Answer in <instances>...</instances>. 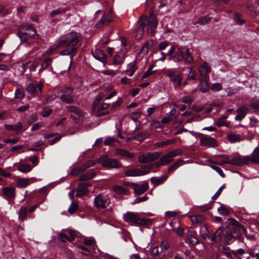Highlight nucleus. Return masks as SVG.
Returning <instances> with one entry per match:
<instances>
[{
    "instance_id": "f257e3e1",
    "label": "nucleus",
    "mask_w": 259,
    "mask_h": 259,
    "mask_svg": "<svg viewBox=\"0 0 259 259\" xmlns=\"http://www.w3.org/2000/svg\"><path fill=\"white\" fill-rule=\"evenodd\" d=\"M138 23L140 26L137 30L136 37L137 39H140L144 30H146L149 34L154 32L157 27L158 21L153 13L151 12L149 17L142 16Z\"/></svg>"
},
{
    "instance_id": "f03ea898",
    "label": "nucleus",
    "mask_w": 259,
    "mask_h": 259,
    "mask_svg": "<svg viewBox=\"0 0 259 259\" xmlns=\"http://www.w3.org/2000/svg\"><path fill=\"white\" fill-rule=\"evenodd\" d=\"M167 55L168 60H172L176 63L181 62L182 60H184L188 64H191L194 62V58L189 49L185 47H178L176 50L175 47H171Z\"/></svg>"
},
{
    "instance_id": "7ed1b4c3",
    "label": "nucleus",
    "mask_w": 259,
    "mask_h": 259,
    "mask_svg": "<svg viewBox=\"0 0 259 259\" xmlns=\"http://www.w3.org/2000/svg\"><path fill=\"white\" fill-rule=\"evenodd\" d=\"M122 219L123 221L132 226L146 225L150 223V221L146 218H141L137 212L128 211L124 213Z\"/></svg>"
},
{
    "instance_id": "20e7f679",
    "label": "nucleus",
    "mask_w": 259,
    "mask_h": 259,
    "mask_svg": "<svg viewBox=\"0 0 259 259\" xmlns=\"http://www.w3.org/2000/svg\"><path fill=\"white\" fill-rule=\"evenodd\" d=\"M80 37L79 33L76 32H72L66 34L64 38L58 44V47L75 48Z\"/></svg>"
},
{
    "instance_id": "39448f33",
    "label": "nucleus",
    "mask_w": 259,
    "mask_h": 259,
    "mask_svg": "<svg viewBox=\"0 0 259 259\" xmlns=\"http://www.w3.org/2000/svg\"><path fill=\"white\" fill-rule=\"evenodd\" d=\"M164 74L169 79L175 88L181 85L183 80V74L180 71L170 68L165 70Z\"/></svg>"
},
{
    "instance_id": "423d86ee",
    "label": "nucleus",
    "mask_w": 259,
    "mask_h": 259,
    "mask_svg": "<svg viewBox=\"0 0 259 259\" xmlns=\"http://www.w3.org/2000/svg\"><path fill=\"white\" fill-rule=\"evenodd\" d=\"M180 149H175L161 156L160 159L155 163L157 166L166 165L174 160V158L182 154Z\"/></svg>"
},
{
    "instance_id": "0eeeda50",
    "label": "nucleus",
    "mask_w": 259,
    "mask_h": 259,
    "mask_svg": "<svg viewBox=\"0 0 259 259\" xmlns=\"http://www.w3.org/2000/svg\"><path fill=\"white\" fill-rule=\"evenodd\" d=\"M117 94V91L113 89V86L107 85L104 87V91L99 93L96 97V99L98 101L101 100L103 98L106 100H109Z\"/></svg>"
},
{
    "instance_id": "6e6552de",
    "label": "nucleus",
    "mask_w": 259,
    "mask_h": 259,
    "mask_svg": "<svg viewBox=\"0 0 259 259\" xmlns=\"http://www.w3.org/2000/svg\"><path fill=\"white\" fill-rule=\"evenodd\" d=\"M59 239L64 242L66 241L71 242L73 241L77 236L75 231L68 229L62 230L59 233Z\"/></svg>"
},
{
    "instance_id": "1a4fd4ad",
    "label": "nucleus",
    "mask_w": 259,
    "mask_h": 259,
    "mask_svg": "<svg viewBox=\"0 0 259 259\" xmlns=\"http://www.w3.org/2000/svg\"><path fill=\"white\" fill-rule=\"evenodd\" d=\"M73 89L72 88L66 87L61 90L60 92V97L61 101L67 104L73 103L74 99L72 96Z\"/></svg>"
},
{
    "instance_id": "9d476101",
    "label": "nucleus",
    "mask_w": 259,
    "mask_h": 259,
    "mask_svg": "<svg viewBox=\"0 0 259 259\" xmlns=\"http://www.w3.org/2000/svg\"><path fill=\"white\" fill-rule=\"evenodd\" d=\"M110 203V198L107 195L99 194L94 199L95 206L99 208H105Z\"/></svg>"
},
{
    "instance_id": "9b49d317",
    "label": "nucleus",
    "mask_w": 259,
    "mask_h": 259,
    "mask_svg": "<svg viewBox=\"0 0 259 259\" xmlns=\"http://www.w3.org/2000/svg\"><path fill=\"white\" fill-rule=\"evenodd\" d=\"M162 155V152H154L152 153H146L139 157V161L141 163H146L151 162L157 159Z\"/></svg>"
},
{
    "instance_id": "f8f14e48",
    "label": "nucleus",
    "mask_w": 259,
    "mask_h": 259,
    "mask_svg": "<svg viewBox=\"0 0 259 259\" xmlns=\"http://www.w3.org/2000/svg\"><path fill=\"white\" fill-rule=\"evenodd\" d=\"M239 223L234 219H228L227 222L226 233L229 235H233L234 234H238Z\"/></svg>"
},
{
    "instance_id": "ddd939ff",
    "label": "nucleus",
    "mask_w": 259,
    "mask_h": 259,
    "mask_svg": "<svg viewBox=\"0 0 259 259\" xmlns=\"http://www.w3.org/2000/svg\"><path fill=\"white\" fill-rule=\"evenodd\" d=\"M0 193L7 200L14 199L16 195L15 189L12 186L4 187L0 189Z\"/></svg>"
},
{
    "instance_id": "4468645a",
    "label": "nucleus",
    "mask_w": 259,
    "mask_h": 259,
    "mask_svg": "<svg viewBox=\"0 0 259 259\" xmlns=\"http://www.w3.org/2000/svg\"><path fill=\"white\" fill-rule=\"evenodd\" d=\"M250 162L249 156L234 157L229 161V163L236 165L247 164Z\"/></svg>"
},
{
    "instance_id": "2eb2a0df",
    "label": "nucleus",
    "mask_w": 259,
    "mask_h": 259,
    "mask_svg": "<svg viewBox=\"0 0 259 259\" xmlns=\"http://www.w3.org/2000/svg\"><path fill=\"white\" fill-rule=\"evenodd\" d=\"M102 165L105 167L117 168L121 167V164L117 159L109 158L102 162Z\"/></svg>"
},
{
    "instance_id": "dca6fc26",
    "label": "nucleus",
    "mask_w": 259,
    "mask_h": 259,
    "mask_svg": "<svg viewBox=\"0 0 259 259\" xmlns=\"http://www.w3.org/2000/svg\"><path fill=\"white\" fill-rule=\"evenodd\" d=\"M200 144L201 146L207 147H215L218 145L213 138L208 136L201 138L200 139Z\"/></svg>"
},
{
    "instance_id": "f3484780",
    "label": "nucleus",
    "mask_w": 259,
    "mask_h": 259,
    "mask_svg": "<svg viewBox=\"0 0 259 259\" xmlns=\"http://www.w3.org/2000/svg\"><path fill=\"white\" fill-rule=\"evenodd\" d=\"M170 226L172 230L179 236H183L184 230L178 219H174L170 222Z\"/></svg>"
},
{
    "instance_id": "a211bd4d",
    "label": "nucleus",
    "mask_w": 259,
    "mask_h": 259,
    "mask_svg": "<svg viewBox=\"0 0 259 259\" xmlns=\"http://www.w3.org/2000/svg\"><path fill=\"white\" fill-rule=\"evenodd\" d=\"M42 87L43 83L41 82L38 83L31 82L27 84L26 89L30 94L32 95L37 93V88L38 90L41 92Z\"/></svg>"
},
{
    "instance_id": "6ab92c4d",
    "label": "nucleus",
    "mask_w": 259,
    "mask_h": 259,
    "mask_svg": "<svg viewBox=\"0 0 259 259\" xmlns=\"http://www.w3.org/2000/svg\"><path fill=\"white\" fill-rule=\"evenodd\" d=\"M113 20L112 14L111 12L105 14L102 17L101 20L96 24L97 28H101L104 25H107Z\"/></svg>"
},
{
    "instance_id": "aec40b11",
    "label": "nucleus",
    "mask_w": 259,
    "mask_h": 259,
    "mask_svg": "<svg viewBox=\"0 0 259 259\" xmlns=\"http://www.w3.org/2000/svg\"><path fill=\"white\" fill-rule=\"evenodd\" d=\"M23 34L33 37L35 39L38 38V35L36 34V30L32 25H28L24 32H19L18 34L21 39H22V35Z\"/></svg>"
},
{
    "instance_id": "412c9836",
    "label": "nucleus",
    "mask_w": 259,
    "mask_h": 259,
    "mask_svg": "<svg viewBox=\"0 0 259 259\" xmlns=\"http://www.w3.org/2000/svg\"><path fill=\"white\" fill-rule=\"evenodd\" d=\"M36 181H37V179L34 178L26 179L18 178L17 181V186L19 188H25L33 182Z\"/></svg>"
},
{
    "instance_id": "4be33fe9",
    "label": "nucleus",
    "mask_w": 259,
    "mask_h": 259,
    "mask_svg": "<svg viewBox=\"0 0 259 259\" xmlns=\"http://www.w3.org/2000/svg\"><path fill=\"white\" fill-rule=\"evenodd\" d=\"M91 186V183H82L78 184V189L76 191V196L80 197L88 193V188Z\"/></svg>"
},
{
    "instance_id": "5701e85b",
    "label": "nucleus",
    "mask_w": 259,
    "mask_h": 259,
    "mask_svg": "<svg viewBox=\"0 0 259 259\" xmlns=\"http://www.w3.org/2000/svg\"><path fill=\"white\" fill-rule=\"evenodd\" d=\"M133 185L134 192L138 195L142 194L148 188V184L147 182H144L141 184H133Z\"/></svg>"
},
{
    "instance_id": "b1692460",
    "label": "nucleus",
    "mask_w": 259,
    "mask_h": 259,
    "mask_svg": "<svg viewBox=\"0 0 259 259\" xmlns=\"http://www.w3.org/2000/svg\"><path fill=\"white\" fill-rule=\"evenodd\" d=\"M176 113V110L172 109L169 113H167L160 121L153 120V123H157L159 124L167 123L172 121L175 118Z\"/></svg>"
},
{
    "instance_id": "393cba45",
    "label": "nucleus",
    "mask_w": 259,
    "mask_h": 259,
    "mask_svg": "<svg viewBox=\"0 0 259 259\" xmlns=\"http://www.w3.org/2000/svg\"><path fill=\"white\" fill-rule=\"evenodd\" d=\"M94 57L103 63L104 66H105L107 64V56L104 52L100 49L96 50L95 52L93 53Z\"/></svg>"
},
{
    "instance_id": "a878e982",
    "label": "nucleus",
    "mask_w": 259,
    "mask_h": 259,
    "mask_svg": "<svg viewBox=\"0 0 259 259\" xmlns=\"http://www.w3.org/2000/svg\"><path fill=\"white\" fill-rule=\"evenodd\" d=\"M211 71V67L207 63H203L200 66L199 71L202 78H206L207 74Z\"/></svg>"
},
{
    "instance_id": "bb28decb",
    "label": "nucleus",
    "mask_w": 259,
    "mask_h": 259,
    "mask_svg": "<svg viewBox=\"0 0 259 259\" xmlns=\"http://www.w3.org/2000/svg\"><path fill=\"white\" fill-rule=\"evenodd\" d=\"M137 68L136 66V61L135 60L127 64L125 72L128 76H132L137 69Z\"/></svg>"
},
{
    "instance_id": "cd10ccee",
    "label": "nucleus",
    "mask_w": 259,
    "mask_h": 259,
    "mask_svg": "<svg viewBox=\"0 0 259 259\" xmlns=\"http://www.w3.org/2000/svg\"><path fill=\"white\" fill-rule=\"evenodd\" d=\"M76 51H77L76 48H72L70 49V50H64L60 53V54L62 55H70L71 56H70L71 61L70 62V65L68 67V70H69L71 69L72 64V57L76 55Z\"/></svg>"
},
{
    "instance_id": "c85d7f7f",
    "label": "nucleus",
    "mask_w": 259,
    "mask_h": 259,
    "mask_svg": "<svg viewBox=\"0 0 259 259\" xmlns=\"http://www.w3.org/2000/svg\"><path fill=\"white\" fill-rule=\"evenodd\" d=\"M228 140L231 143L238 142L243 140V138L239 134L231 133L227 135Z\"/></svg>"
},
{
    "instance_id": "c756f323",
    "label": "nucleus",
    "mask_w": 259,
    "mask_h": 259,
    "mask_svg": "<svg viewBox=\"0 0 259 259\" xmlns=\"http://www.w3.org/2000/svg\"><path fill=\"white\" fill-rule=\"evenodd\" d=\"M249 158L251 162L259 164V146L254 149Z\"/></svg>"
},
{
    "instance_id": "7c9ffc66",
    "label": "nucleus",
    "mask_w": 259,
    "mask_h": 259,
    "mask_svg": "<svg viewBox=\"0 0 259 259\" xmlns=\"http://www.w3.org/2000/svg\"><path fill=\"white\" fill-rule=\"evenodd\" d=\"M237 115L235 117L236 120L241 121L245 116L247 113V108L241 107L237 110Z\"/></svg>"
},
{
    "instance_id": "2f4dec72",
    "label": "nucleus",
    "mask_w": 259,
    "mask_h": 259,
    "mask_svg": "<svg viewBox=\"0 0 259 259\" xmlns=\"http://www.w3.org/2000/svg\"><path fill=\"white\" fill-rule=\"evenodd\" d=\"M190 220L193 224H200L205 222V218L203 215L196 214L191 215Z\"/></svg>"
},
{
    "instance_id": "473e14b6",
    "label": "nucleus",
    "mask_w": 259,
    "mask_h": 259,
    "mask_svg": "<svg viewBox=\"0 0 259 259\" xmlns=\"http://www.w3.org/2000/svg\"><path fill=\"white\" fill-rule=\"evenodd\" d=\"M153 46V40L151 39L148 40L141 49L140 53L144 55L147 54L149 52V50L152 48Z\"/></svg>"
},
{
    "instance_id": "72a5a7b5",
    "label": "nucleus",
    "mask_w": 259,
    "mask_h": 259,
    "mask_svg": "<svg viewBox=\"0 0 259 259\" xmlns=\"http://www.w3.org/2000/svg\"><path fill=\"white\" fill-rule=\"evenodd\" d=\"M223 230L222 228H220L215 232V234L211 237V240L217 243H220L222 241Z\"/></svg>"
},
{
    "instance_id": "f704fd0d",
    "label": "nucleus",
    "mask_w": 259,
    "mask_h": 259,
    "mask_svg": "<svg viewBox=\"0 0 259 259\" xmlns=\"http://www.w3.org/2000/svg\"><path fill=\"white\" fill-rule=\"evenodd\" d=\"M227 118V116L223 115L219 118L218 120L215 122V124L218 126H228L230 124V122L226 120Z\"/></svg>"
},
{
    "instance_id": "c9c22d12",
    "label": "nucleus",
    "mask_w": 259,
    "mask_h": 259,
    "mask_svg": "<svg viewBox=\"0 0 259 259\" xmlns=\"http://www.w3.org/2000/svg\"><path fill=\"white\" fill-rule=\"evenodd\" d=\"M96 173L93 171H89L87 173L81 175L79 177V181H86L92 179L96 176Z\"/></svg>"
},
{
    "instance_id": "e433bc0d",
    "label": "nucleus",
    "mask_w": 259,
    "mask_h": 259,
    "mask_svg": "<svg viewBox=\"0 0 259 259\" xmlns=\"http://www.w3.org/2000/svg\"><path fill=\"white\" fill-rule=\"evenodd\" d=\"M209 89V84L206 78H202L200 80L199 90L202 92H206Z\"/></svg>"
},
{
    "instance_id": "4c0bfd02",
    "label": "nucleus",
    "mask_w": 259,
    "mask_h": 259,
    "mask_svg": "<svg viewBox=\"0 0 259 259\" xmlns=\"http://www.w3.org/2000/svg\"><path fill=\"white\" fill-rule=\"evenodd\" d=\"M183 160L182 159H178L172 164L169 166L167 168L168 172H171L177 169L179 166L183 165Z\"/></svg>"
},
{
    "instance_id": "58836bf2",
    "label": "nucleus",
    "mask_w": 259,
    "mask_h": 259,
    "mask_svg": "<svg viewBox=\"0 0 259 259\" xmlns=\"http://www.w3.org/2000/svg\"><path fill=\"white\" fill-rule=\"evenodd\" d=\"M27 208L26 206H22L19 210V219L21 221H23L26 219Z\"/></svg>"
},
{
    "instance_id": "ea45409f",
    "label": "nucleus",
    "mask_w": 259,
    "mask_h": 259,
    "mask_svg": "<svg viewBox=\"0 0 259 259\" xmlns=\"http://www.w3.org/2000/svg\"><path fill=\"white\" fill-rule=\"evenodd\" d=\"M115 153L117 155H120L129 158H132L134 156V154L133 153H130L126 150L121 149H116L115 151Z\"/></svg>"
},
{
    "instance_id": "a19ab883",
    "label": "nucleus",
    "mask_w": 259,
    "mask_h": 259,
    "mask_svg": "<svg viewBox=\"0 0 259 259\" xmlns=\"http://www.w3.org/2000/svg\"><path fill=\"white\" fill-rule=\"evenodd\" d=\"M142 174L140 173L139 169H129L125 171V175L126 177L141 176Z\"/></svg>"
},
{
    "instance_id": "79ce46f5",
    "label": "nucleus",
    "mask_w": 259,
    "mask_h": 259,
    "mask_svg": "<svg viewBox=\"0 0 259 259\" xmlns=\"http://www.w3.org/2000/svg\"><path fill=\"white\" fill-rule=\"evenodd\" d=\"M17 168L20 171L26 173L31 171L32 167L30 164H22L19 163L18 165Z\"/></svg>"
},
{
    "instance_id": "37998d69",
    "label": "nucleus",
    "mask_w": 259,
    "mask_h": 259,
    "mask_svg": "<svg viewBox=\"0 0 259 259\" xmlns=\"http://www.w3.org/2000/svg\"><path fill=\"white\" fill-rule=\"evenodd\" d=\"M52 62L51 58L45 59L41 64V67L38 71V74H40L44 70L47 69Z\"/></svg>"
},
{
    "instance_id": "c03bdc74",
    "label": "nucleus",
    "mask_w": 259,
    "mask_h": 259,
    "mask_svg": "<svg viewBox=\"0 0 259 259\" xmlns=\"http://www.w3.org/2000/svg\"><path fill=\"white\" fill-rule=\"evenodd\" d=\"M67 109L70 112H74L79 116H83V112L78 108L73 106H68Z\"/></svg>"
},
{
    "instance_id": "a18cd8bd",
    "label": "nucleus",
    "mask_w": 259,
    "mask_h": 259,
    "mask_svg": "<svg viewBox=\"0 0 259 259\" xmlns=\"http://www.w3.org/2000/svg\"><path fill=\"white\" fill-rule=\"evenodd\" d=\"M113 191L117 194H126V190L121 186H115L113 187Z\"/></svg>"
},
{
    "instance_id": "49530a36",
    "label": "nucleus",
    "mask_w": 259,
    "mask_h": 259,
    "mask_svg": "<svg viewBox=\"0 0 259 259\" xmlns=\"http://www.w3.org/2000/svg\"><path fill=\"white\" fill-rule=\"evenodd\" d=\"M152 168V165L143 166L139 169L140 172L142 174V176H144L149 173Z\"/></svg>"
},
{
    "instance_id": "de8ad7c7",
    "label": "nucleus",
    "mask_w": 259,
    "mask_h": 259,
    "mask_svg": "<svg viewBox=\"0 0 259 259\" xmlns=\"http://www.w3.org/2000/svg\"><path fill=\"white\" fill-rule=\"evenodd\" d=\"M78 205L77 203L72 202L71 204H70L68 209V211L71 214H73L78 209Z\"/></svg>"
},
{
    "instance_id": "09e8293b",
    "label": "nucleus",
    "mask_w": 259,
    "mask_h": 259,
    "mask_svg": "<svg viewBox=\"0 0 259 259\" xmlns=\"http://www.w3.org/2000/svg\"><path fill=\"white\" fill-rule=\"evenodd\" d=\"M218 211L220 214L223 215H227L229 214L230 212L228 209L224 205H221L220 207H219Z\"/></svg>"
},
{
    "instance_id": "8fccbe9b",
    "label": "nucleus",
    "mask_w": 259,
    "mask_h": 259,
    "mask_svg": "<svg viewBox=\"0 0 259 259\" xmlns=\"http://www.w3.org/2000/svg\"><path fill=\"white\" fill-rule=\"evenodd\" d=\"M187 240L188 243L193 245L198 244L199 242L198 239L192 235L188 236Z\"/></svg>"
},
{
    "instance_id": "3c124183",
    "label": "nucleus",
    "mask_w": 259,
    "mask_h": 259,
    "mask_svg": "<svg viewBox=\"0 0 259 259\" xmlns=\"http://www.w3.org/2000/svg\"><path fill=\"white\" fill-rule=\"evenodd\" d=\"M188 69L189 70V72L187 76L188 80H194L196 79V74L195 71H194L191 67H188Z\"/></svg>"
},
{
    "instance_id": "603ef678",
    "label": "nucleus",
    "mask_w": 259,
    "mask_h": 259,
    "mask_svg": "<svg viewBox=\"0 0 259 259\" xmlns=\"http://www.w3.org/2000/svg\"><path fill=\"white\" fill-rule=\"evenodd\" d=\"M123 61V57L119 55H116L114 56L113 64L115 65H118L122 63Z\"/></svg>"
},
{
    "instance_id": "864d4df0",
    "label": "nucleus",
    "mask_w": 259,
    "mask_h": 259,
    "mask_svg": "<svg viewBox=\"0 0 259 259\" xmlns=\"http://www.w3.org/2000/svg\"><path fill=\"white\" fill-rule=\"evenodd\" d=\"M117 140L113 137H107L104 141V143L105 145H110L114 142H117Z\"/></svg>"
},
{
    "instance_id": "5fc2aeb1",
    "label": "nucleus",
    "mask_w": 259,
    "mask_h": 259,
    "mask_svg": "<svg viewBox=\"0 0 259 259\" xmlns=\"http://www.w3.org/2000/svg\"><path fill=\"white\" fill-rule=\"evenodd\" d=\"M22 124L20 122H17L15 125H13V131L15 132L17 134H18L22 130Z\"/></svg>"
},
{
    "instance_id": "6e6d98bb",
    "label": "nucleus",
    "mask_w": 259,
    "mask_h": 259,
    "mask_svg": "<svg viewBox=\"0 0 259 259\" xmlns=\"http://www.w3.org/2000/svg\"><path fill=\"white\" fill-rule=\"evenodd\" d=\"M175 143L174 140H168L165 141L159 142L156 144V146L158 147H162L165 145H170Z\"/></svg>"
},
{
    "instance_id": "4d7b16f0",
    "label": "nucleus",
    "mask_w": 259,
    "mask_h": 259,
    "mask_svg": "<svg viewBox=\"0 0 259 259\" xmlns=\"http://www.w3.org/2000/svg\"><path fill=\"white\" fill-rule=\"evenodd\" d=\"M245 253V249L243 248H239L236 250L232 251V254L234 256H237L238 255H243Z\"/></svg>"
},
{
    "instance_id": "13d9d810",
    "label": "nucleus",
    "mask_w": 259,
    "mask_h": 259,
    "mask_svg": "<svg viewBox=\"0 0 259 259\" xmlns=\"http://www.w3.org/2000/svg\"><path fill=\"white\" fill-rule=\"evenodd\" d=\"M212 91L217 92L222 89V84L220 83H214L210 87Z\"/></svg>"
},
{
    "instance_id": "bf43d9fd",
    "label": "nucleus",
    "mask_w": 259,
    "mask_h": 259,
    "mask_svg": "<svg viewBox=\"0 0 259 259\" xmlns=\"http://www.w3.org/2000/svg\"><path fill=\"white\" fill-rule=\"evenodd\" d=\"M235 21L238 24L241 25L244 23L245 22L244 19H242L241 18V15L238 13H236L235 14Z\"/></svg>"
},
{
    "instance_id": "052dcab7",
    "label": "nucleus",
    "mask_w": 259,
    "mask_h": 259,
    "mask_svg": "<svg viewBox=\"0 0 259 259\" xmlns=\"http://www.w3.org/2000/svg\"><path fill=\"white\" fill-rule=\"evenodd\" d=\"M52 109L48 108H45L42 110L41 114L42 117H46L49 116L52 113Z\"/></svg>"
},
{
    "instance_id": "680f3d73",
    "label": "nucleus",
    "mask_w": 259,
    "mask_h": 259,
    "mask_svg": "<svg viewBox=\"0 0 259 259\" xmlns=\"http://www.w3.org/2000/svg\"><path fill=\"white\" fill-rule=\"evenodd\" d=\"M225 187V185L224 184L218 189V190L217 191L215 194L212 197L211 199L213 200H215L220 196V195L222 193V190Z\"/></svg>"
},
{
    "instance_id": "e2e57ef3",
    "label": "nucleus",
    "mask_w": 259,
    "mask_h": 259,
    "mask_svg": "<svg viewBox=\"0 0 259 259\" xmlns=\"http://www.w3.org/2000/svg\"><path fill=\"white\" fill-rule=\"evenodd\" d=\"M102 73L105 75H108L111 77L114 76L116 74V71L112 70H105L102 71Z\"/></svg>"
},
{
    "instance_id": "0e129e2a",
    "label": "nucleus",
    "mask_w": 259,
    "mask_h": 259,
    "mask_svg": "<svg viewBox=\"0 0 259 259\" xmlns=\"http://www.w3.org/2000/svg\"><path fill=\"white\" fill-rule=\"evenodd\" d=\"M211 168L215 170L222 177H225V174L221 168L215 165H211Z\"/></svg>"
},
{
    "instance_id": "69168bd1",
    "label": "nucleus",
    "mask_w": 259,
    "mask_h": 259,
    "mask_svg": "<svg viewBox=\"0 0 259 259\" xmlns=\"http://www.w3.org/2000/svg\"><path fill=\"white\" fill-rule=\"evenodd\" d=\"M94 239L92 237H87L84 239V243L88 245H92L94 243Z\"/></svg>"
},
{
    "instance_id": "338daca9",
    "label": "nucleus",
    "mask_w": 259,
    "mask_h": 259,
    "mask_svg": "<svg viewBox=\"0 0 259 259\" xmlns=\"http://www.w3.org/2000/svg\"><path fill=\"white\" fill-rule=\"evenodd\" d=\"M146 137V133L145 132H142L134 137V139L139 141H142Z\"/></svg>"
},
{
    "instance_id": "774afa93",
    "label": "nucleus",
    "mask_w": 259,
    "mask_h": 259,
    "mask_svg": "<svg viewBox=\"0 0 259 259\" xmlns=\"http://www.w3.org/2000/svg\"><path fill=\"white\" fill-rule=\"evenodd\" d=\"M15 97L18 99H22L24 97V94L21 90L17 89L15 91Z\"/></svg>"
}]
</instances>
